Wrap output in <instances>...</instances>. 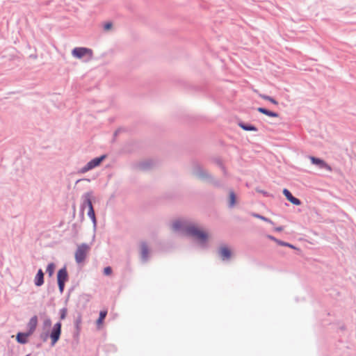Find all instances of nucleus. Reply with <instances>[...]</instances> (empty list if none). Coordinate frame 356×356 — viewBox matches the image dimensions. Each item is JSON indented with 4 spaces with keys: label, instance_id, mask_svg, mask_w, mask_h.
Instances as JSON below:
<instances>
[{
    "label": "nucleus",
    "instance_id": "1",
    "mask_svg": "<svg viewBox=\"0 0 356 356\" xmlns=\"http://www.w3.org/2000/svg\"><path fill=\"white\" fill-rule=\"evenodd\" d=\"M192 173L198 179L207 181L216 188H222L224 184L218 179H215L207 170L197 162L193 163Z\"/></svg>",
    "mask_w": 356,
    "mask_h": 356
},
{
    "label": "nucleus",
    "instance_id": "2",
    "mask_svg": "<svg viewBox=\"0 0 356 356\" xmlns=\"http://www.w3.org/2000/svg\"><path fill=\"white\" fill-rule=\"evenodd\" d=\"M186 235L195 238L202 248L207 247L208 234L199 229L195 225H189L186 229Z\"/></svg>",
    "mask_w": 356,
    "mask_h": 356
},
{
    "label": "nucleus",
    "instance_id": "3",
    "mask_svg": "<svg viewBox=\"0 0 356 356\" xmlns=\"http://www.w3.org/2000/svg\"><path fill=\"white\" fill-rule=\"evenodd\" d=\"M61 327H62L61 323L60 321L57 322L53 326L50 333L47 331V332H42L40 334V339L43 342H45V341H47V339L49 337H50V339L51 340V346H54L58 342V341L59 340V339L60 337Z\"/></svg>",
    "mask_w": 356,
    "mask_h": 356
},
{
    "label": "nucleus",
    "instance_id": "4",
    "mask_svg": "<svg viewBox=\"0 0 356 356\" xmlns=\"http://www.w3.org/2000/svg\"><path fill=\"white\" fill-rule=\"evenodd\" d=\"M90 247L87 243H81L75 252V260L76 263L79 264L83 262L86 257L87 252L89 250Z\"/></svg>",
    "mask_w": 356,
    "mask_h": 356
},
{
    "label": "nucleus",
    "instance_id": "5",
    "mask_svg": "<svg viewBox=\"0 0 356 356\" xmlns=\"http://www.w3.org/2000/svg\"><path fill=\"white\" fill-rule=\"evenodd\" d=\"M140 258L142 263H147L150 258V249L145 241L140 243Z\"/></svg>",
    "mask_w": 356,
    "mask_h": 356
},
{
    "label": "nucleus",
    "instance_id": "6",
    "mask_svg": "<svg viewBox=\"0 0 356 356\" xmlns=\"http://www.w3.org/2000/svg\"><path fill=\"white\" fill-rule=\"evenodd\" d=\"M93 195L92 191H88L83 193L81 196L82 203L81 204V211H82V214L83 215V211L86 207L88 208V210L93 207L92 203V197Z\"/></svg>",
    "mask_w": 356,
    "mask_h": 356
},
{
    "label": "nucleus",
    "instance_id": "7",
    "mask_svg": "<svg viewBox=\"0 0 356 356\" xmlns=\"http://www.w3.org/2000/svg\"><path fill=\"white\" fill-rule=\"evenodd\" d=\"M189 225H191L188 224L186 221L177 220L172 222V229L176 232L184 234L186 235V229L189 227Z\"/></svg>",
    "mask_w": 356,
    "mask_h": 356
},
{
    "label": "nucleus",
    "instance_id": "8",
    "mask_svg": "<svg viewBox=\"0 0 356 356\" xmlns=\"http://www.w3.org/2000/svg\"><path fill=\"white\" fill-rule=\"evenodd\" d=\"M88 54L90 56L92 55V51L86 47H75L72 51V55L76 58H82L84 56Z\"/></svg>",
    "mask_w": 356,
    "mask_h": 356
},
{
    "label": "nucleus",
    "instance_id": "9",
    "mask_svg": "<svg viewBox=\"0 0 356 356\" xmlns=\"http://www.w3.org/2000/svg\"><path fill=\"white\" fill-rule=\"evenodd\" d=\"M309 159L312 164L317 165L319 168L325 169L330 172L332 170V167L328 165L324 160L314 156H309Z\"/></svg>",
    "mask_w": 356,
    "mask_h": 356
},
{
    "label": "nucleus",
    "instance_id": "10",
    "mask_svg": "<svg viewBox=\"0 0 356 356\" xmlns=\"http://www.w3.org/2000/svg\"><path fill=\"white\" fill-rule=\"evenodd\" d=\"M282 193L287 200L296 206H299L301 204V201L298 198L294 197L287 188H284Z\"/></svg>",
    "mask_w": 356,
    "mask_h": 356
},
{
    "label": "nucleus",
    "instance_id": "11",
    "mask_svg": "<svg viewBox=\"0 0 356 356\" xmlns=\"http://www.w3.org/2000/svg\"><path fill=\"white\" fill-rule=\"evenodd\" d=\"M68 280V273L66 269V267L58 270L57 273V282H63L65 283Z\"/></svg>",
    "mask_w": 356,
    "mask_h": 356
},
{
    "label": "nucleus",
    "instance_id": "12",
    "mask_svg": "<svg viewBox=\"0 0 356 356\" xmlns=\"http://www.w3.org/2000/svg\"><path fill=\"white\" fill-rule=\"evenodd\" d=\"M219 255L222 261H227L231 258L232 252L229 248L223 246L219 250Z\"/></svg>",
    "mask_w": 356,
    "mask_h": 356
},
{
    "label": "nucleus",
    "instance_id": "13",
    "mask_svg": "<svg viewBox=\"0 0 356 356\" xmlns=\"http://www.w3.org/2000/svg\"><path fill=\"white\" fill-rule=\"evenodd\" d=\"M38 316H35V315L32 316L29 319V321L27 323V328H28L27 332L29 334H32L34 332V331L36 329V327H37V325H38Z\"/></svg>",
    "mask_w": 356,
    "mask_h": 356
},
{
    "label": "nucleus",
    "instance_id": "14",
    "mask_svg": "<svg viewBox=\"0 0 356 356\" xmlns=\"http://www.w3.org/2000/svg\"><path fill=\"white\" fill-rule=\"evenodd\" d=\"M34 284L36 286H40L44 284V273L42 269H39L34 279Z\"/></svg>",
    "mask_w": 356,
    "mask_h": 356
},
{
    "label": "nucleus",
    "instance_id": "15",
    "mask_svg": "<svg viewBox=\"0 0 356 356\" xmlns=\"http://www.w3.org/2000/svg\"><path fill=\"white\" fill-rule=\"evenodd\" d=\"M31 335L28 332H18L16 336L17 341L20 344H25L28 342V337Z\"/></svg>",
    "mask_w": 356,
    "mask_h": 356
},
{
    "label": "nucleus",
    "instance_id": "16",
    "mask_svg": "<svg viewBox=\"0 0 356 356\" xmlns=\"http://www.w3.org/2000/svg\"><path fill=\"white\" fill-rule=\"evenodd\" d=\"M106 158V154H103L100 156L95 157L90 160L88 163L91 166L92 169L99 166L101 163Z\"/></svg>",
    "mask_w": 356,
    "mask_h": 356
},
{
    "label": "nucleus",
    "instance_id": "17",
    "mask_svg": "<svg viewBox=\"0 0 356 356\" xmlns=\"http://www.w3.org/2000/svg\"><path fill=\"white\" fill-rule=\"evenodd\" d=\"M257 111L259 112L260 113H262V114H264L268 117H271V118H277L279 117V113H276V112H274V111H271L266 108H264V107H259L257 108Z\"/></svg>",
    "mask_w": 356,
    "mask_h": 356
},
{
    "label": "nucleus",
    "instance_id": "18",
    "mask_svg": "<svg viewBox=\"0 0 356 356\" xmlns=\"http://www.w3.org/2000/svg\"><path fill=\"white\" fill-rule=\"evenodd\" d=\"M238 126L244 131H257L258 129L253 124L249 123H245L243 122H238Z\"/></svg>",
    "mask_w": 356,
    "mask_h": 356
},
{
    "label": "nucleus",
    "instance_id": "19",
    "mask_svg": "<svg viewBox=\"0 0 356 356\" xmlns=\"http://www.w3.org/2000/svg\"><path fill=\"white\" fill-rule=\"evenodd\" d=\"M236 203V195L234 191L231 190L229 193V203L228 207L233 208Z\"/></svg>",
    "mask_w": 356,
    "mask_h": 356
},
{
    "label": "nucleus",
    "instance_id": "20",
    "mask_svg": "<svg viewBox=\"0 0 356 356\" xmlns=\"http://www.w3.org/2000/svg\"><path fill=\"white\" fill-rule=\"evenodd\" d=\"M152 165V162L150 160L140 162L138 164V168L141 170H147Z\"/></svg>",
    "mask_w": 356,
    "mask_h": 356
},
{
    "label": "nucleus",
    "instance_id": "21",
    "mask_svg": "<svg viewBox=\"0 0 356 356\" xmlns=\"http://www.w3.org/2000/svg\"><path fill=\"white\" fill-rule=\"evenodd\" d=\"M81 322H82L81 314L80 313H78L77 316H76V318L74 319V327L76 328L77 334H79L80 332Z\"/></svg>",
    "mask_w": 356,
    "mask_h": 356
},
{
    "label": "nucleus",
    "instance_id": "22",
    "mask_svg": "<svg viewBox=\"0 0 356 356\" xmlns=\"http://www.w3.org/2000/svg\"><path fill=\"white\" fill-rule=\"evenodd\" d=\"M88 216L91 219V220L92 222L94 229H96L97 219H96V216H95L94 207H91V209L88 210Z\"/></svg>",
    "mask_w": 356,
    "mask_h": 356
},
{
    "label": "nucleus",
    "instance_id": "23",
    "mask_svg": "<svg viewBox=\"0 0 356 356\" xmlns=\"http://www.w3.org/2000/svg\"><path fill=\"white\" fill-rule=\"evenodd\" d=\"M107 315V311L106 310H102L99 312V318H97L96 323L97 326H99L102 325Z\"/></svg>",
    "mask_w": 356,
    "mask_h": 356
},
{
    "label": "nucleus",
    "instance_id": "24",
    "mask_svg": "<svg viewBox=\"0 0 356 356\" xmlns=\"http://www.w3.org/2000/svg\"><path fill=\"white\" fill-rule=\"evenodd\" d=\"M259 96L261 99H263L264 100L269 101L270 102H271L272 104H273L275 105L278 104V102L275 99H274L273 97H272L270 96H268L267 95H260Z\"/></svg>",
    "mask_w": 356,
    "mask_h": 356
},
{
    "label": "nucleus",
    "instance_id": "25",
    "mask_svg": "<svg viewBox=\"0 0 356 356\" xmlns=\"http://www.w3.org/2000/svg\"><path fill=\"white\" fill-rule=\"evenodd\" d=\"M252 215V216H254L256 218H259V219L262 220L268 223L273 224V222L270 218H266L264 216H261L259 213H253Z\"/></svg>",
    "mask_w": 356,
    "mask_h": 356
},
{
    "label": "nucleus",
    "instance_id": "26",
    "mask_svg": "<svg viewBox=\"0 0 356 356\" xmlns=\"http://www.w3.org/2000/svg\"><path fill=\"white\" fill-rule=\"evenodd\" d=\"M55 270V264L54 263H50L47 265L46 272L49 274V276H52Z\"/></svg>",
    "mask_w": 356,
    "mask_h": 356
},
{
    "label": "nucleus",
    "instance_id": "27",
    "mask_svg": "<svg viewBox=\"0 0 356 356\" xmlns=\"http://www.w3.org/2000/svg\"><path fill=\"white\" fill-rule=\"evenodd\" d=\"M67 314V307H63L60 309L59 314H60V319L64 320L66 318Z\"/></svg>",
    "mask_w": 356,
    "mask_h": 356
},
{
    "label": "nucleus",
    "instance_id": "28",
    "mask_svg": "<svg viewBox=\"0 0 356 356\" xmlns=\"http://www.w3.org/2000/svg\"><path fill=\"white\" fill-rule=\"evenodd\" d=\"M43 328L44 329H49L51 326V320L50 318H47L43 321Z\"/></svg>",
    "mask_w": 356,
    "mask_h": 356
},
{
    "label": "nucleus",
    "instance_id": "29",
    "mask_svg": "<svg viewBox=\"0 0 356 356\" xmlns=\"http://www.w3.org/2000/svg\"><path fill=\"white\" fill-rule=\"evenodd\" d=\"M277 244L282 246L289 247L292 249H296V248L293 245L287 242L282 241L281 240H280V241H277Z\"/></svg>",
    "mask_w": 356,
    "mask_h": 356
},
{
    "label": "nucleus",
    "instance_id": "30",
    "mask_svg": "<svg viewBox=\"0 0 356 356\" xmlns=\"http://www.w3.org/2000/svg\"><path fill=\"white\" fill-rule=\"evenodd\" d=\"M90 170H92V168L90 165L89 163H87L86 165H85L83 168H81L80 169L79 172L80 173H86Z\"/></svg>",
    "mask_w": 356,
    "mask_h": 356
},
{
    "label": "nucleus",
    "instance_id": "31",
    "mask_svg": "<svg viewBox=\"0 0 356 356\" xmlns=\"http://www.w3.org/2000/svg\"><path fill=\"white\" fill-rule=\"evenodd\" d=\"M112 273V268L110 266L105 267L104 268V274L105 275H110Z\"/></svg>",
    "mask_w": 356,
    "mask_h": 356
},
{
    "label": "nucleus",
    "instance_id": "32",
    "mask_svg": "<svg viewBox=\"0 0 356 356\" xmlns=\"http://www.w3.org/2000/svg\"><path fill=\"white\" fill-rule=\"evenodd\" d=\"M58 286V289L60 293H63L65 289V283L63 282H57Z\"/></svg>",
    "mask_w": 356,
    "mask_h": 356
},
{
    "label": "nucleus",
    "instance_id": "33",
    "mask_svg": "<svg viewBox=\"0 0 356 356\" xmlns=\"http://www.w3.org/2000/svg\"><path fill=\"white\" fill-rule=\"evenodd\" d=\"M112 27V23L111 22H106L104 25V29L105 31L109 30Z\"/></svg>",
    "mask_w": 356,
    "mask_h": 356
},
{
    "label": "nucleus",
    "instance_id": "34",
    "mask_svg": "<svg viewBox=\"0 0 356 356\" xmlns=\"http://www.w3.org/2000/svg\"><path fill=\"white\" fill-rule=\"evenodd\" d=\"M268 238H270V240L276 242L277 243V241H280L279 239L276 238L275 237H274L273 236H271V235H268Z\"/></svg>",
    "mask_w": 356,
    "mask_h": 356
},
{
    "label": "nucleus",
    "instance_id": "35",
    "mask_svg": "<svg viewBox=\"0 0 356 356\" xmlns=\"http://www.w3.org/2000/svg\"><path fill=\"white\" fill-rule=\"evenodd\" d=\"M275 230L276 232H281L283 230V227H275Z\"/></svg>",
    "mask_w": 356,
    "mask_h": 356
},
{
    "label": "nucleus",
    "instance_id": "36",
    "mask_svg": "<svg viewBox=\"0 0 356 356\" xmlns=\"http://www.w3.org/2000/svg\"><path fill=\"white\" fill-rule=\"evenodd\" d=\"M261 193L264 195H266L267 194V192H265V191H261Z\"/></svg>",
    "mask_w": 356,
    "mask_h": 356
},
{
    "label": "nucleus",
    "instance_id": "37",
    "mask_svg": "<svg viewBox=\"0 0 356 356\" xmlns=\"http://www.w3.org/2000/svg\"><path fill=\"white\" fill-rule=\"evenodd\" d=\"M26 356H30V355H29V354H28V355H26Z\"/></svg>",
    "mask_w": 356,
    "mask_h": 356
}]
</instances>
